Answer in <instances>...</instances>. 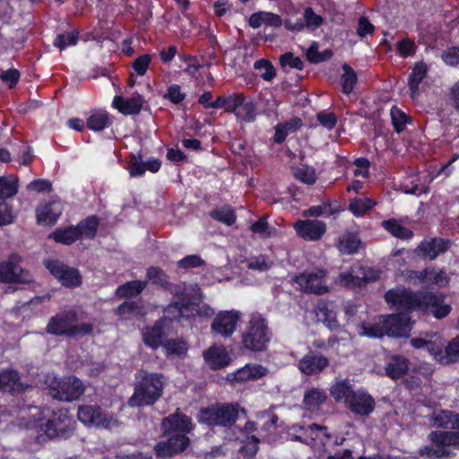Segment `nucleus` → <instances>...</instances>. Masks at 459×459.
Listing matches in <instances>:
<instances>
[{
  "instance_id": "nucleus-1",
  "label": "nucleus",
  "mask_w": 459,
  "mask_h": 459,
  "mask_svg": "<svg viewBox=\"0 0 459 459\" xmlns=\"http://www.w3.org/2000/svg\"><path fill=\"white\" fill-rule=\"evenodd\" d=\"M450 430H434L428 435L432 446H424L419 455L425 459H446L456 455L450 447L459 450V413L451 411L449 420Z\"/></svg>"
},
{
  "instance_id": "nucleus-2",
  "label": "nucleus",
  "mask_w": 459,
  "mask_h": 459,
  "mask_svg": "<svg viewBox=\"0 0 459 459\" xmlns=\"http://www.w3.org/2000/svg\"><path fill=\"white\" fill-rule=\"evenodd\" d=\"M134 393L128 404L138 408L154 405L163 394V375L141 368L134 373Z\"/></svg>"
},
{
  "instance_id": "nucleus-3",
  "label": "nucleus",
  "mask_w": 459,
  "mask_h": 459,
  "mask_svg": "<svg viewBox=\"0 0 459 459\" xmlns=\"http://www.w3.org/2000/svg\"><path fill=\"white\" fill-rule=\"evenodd\" d=\"M78 314L70 309L56 313L51 316L45 328L47 333L74 339H80L92 334L94 326L91 323L76 324Z\"/></svg>"
},
{
  "instance_id": "nucleus-4",
  "label": "nucleus",
  "mask_w": 459,
  "mask_h": 459,
  "mask_svg": "<svg viewBox=\"0 0 459 459\" xmlns=\"http://www.w3.org/2000/svg\"><path fill=\"white\" fill-rule=\"evenodd\" d=\"M273 333L261 315H253L241 333L239 349L242 352H261L267 350Z\"/></svg>"
},
{
  "instance_id": "nucleus-5",
  "label": "nucleus",
  "mask_w": 459,
  "mask_h": 459,
  "mask_svg": "<svg viewBox=\"0 0 459 459\" xmlns=\"http://www.w3.org/2000/svg\"><path fill=\"white\" fill-rule=\"evenodd\" d=\"M240 411L245 412L238 403H217L201 408L197 414V420L210 428H230L238 420Z\"/></svg>"
},
{
  "instance_id": "nucleus-6",
  "label": "nucleus",
  "mask_w": 459,
  "mask_h": 459,
  "mask_svg": "<svg viewBox=\"0 0 459 459\" xmlns=\"http://www.w3.org/2000/svg\"><path fill=\"white\" fill-rule=\"evenodd\" d=\"M385 302L399 314L409 315L416 307H421V295L405 288L388 290L384 295Z\"/></svg>"
},
{
  "instance_id": "nucleus-7",
  "label": "nucleus",
  "mask_w": 459,
  "mask_h": 459,
  "mask_svg": "<svg viewBox=\"0 0 459 459\" xmlns=\"http://www.w3.org/2000/svg\"><path fill=\"white\" fill-rule=\"evenodd\" d=\"M228 104L225 112L233 114L238 120L252 123L257 116L256 103L247 100L243 92H233L227 96Z\"/></svg>"
},
{
  "instance_id": "nucleus-8",
  "label": "nucleus",
  "mask_w": 459,
  "mask_h": 459,
  "mask_svg": "<svg viewBox=\"0 0 459 459\" xmlns=\"http://www.w3.org/2000/svg\"><path fill=\"white\" fill-rule=\"evenodd\" d=\"M21 256L15 253L0 261V282L30 284L33 281L30 273L21 267Z\"/></svg>"
},
{
  "instance_id": "nucleus-9",
  "label": "nucleus",
  "mask_w": 459,
  "mask_h": 459,
  "mask_svg": "<svg viewBox=\"0 0 459 459\" xmlns=\"http://www.w3.org/2000/svg\"><path fill=\"white\" fill-rule=\"evenodd\" d=\"M74 423L73 418L67 414V411H59L54 412L52 418L42 423L40 429L49 438H68L74 432Z\"/></svg>"
},
{
  "instance_id": "nucleus-10",
  "label": "nucleus",
  "mask_w": 459,
  "mask_h": 459,
  "mask_svg": "<svg viewBox=\"0 0 459 459\" xmlns=\"http://www.w3.org/2000/svg\"><path fill=\"white\" fill-rule=\"evenodd\" d=\"M44 264L50 274L62 286L68 289H75L82 285V277L78 269L71 267L56 259L47 260Z\"/></svg>"
},
{
  "instance_id": "nucleus-11",
  "label": "nucleus",
  "mask_w": 459,
  "mask_h": 459,
  "mask_svg": "<svg viewBox=\"0 0 459 459\" xmlns=\"http://www.w3.org/2000/svg\"><path fill=\"white\" fill-rule=\"evenodd\" d=\"M166 440L159 441L154 446V453L158 458H170L185 452L190 446V438L181 434H163Z\"/></svg>"
},
{
  "instance_id": "nucleus-12",
  "label": "nucleus",
  "mask_w": 459,
  "mask_h": 459,
  "mask_svg": "<svg viewBox=\"0 0 459 459\" xmlns=\"http://www.w3.org/2000/svg\"><path fill=\"white\" fill-rule=\"evenodd\" d=\"M326 274V270L323 268L305 271L296 277V282L306 293L323 295L329 291L328 286L325 284Z\"/></svg>"
},
{
  "instance_id": "nucleus-13",
  "label": "nucleus",
  "mask_w": 459,
  "mask_h": 459,
  "mask_svg": "<svg viewBox=\"0 0 459 459\" xmlns=\"http://www.w3.org/2000/svg\"><path fill=\"white\" fill-rule=\"evenodd\" d=\"M84 391L85 386L82 381L75 376L64 377L57 382L56 387L51 389L53 397L64 402H72L79 399Z\"/></svg>"
},
{
  "instance_id": "nucleus-14",
  "label": "nucleus",
  "mask_w": 459,
  "mask_h": 459,
  "mask_svg": "<svg viewBox=\"0 0 459 459\" xmlns=\"http://www.w3.org/2000/svg\"><path fill=\"white\" fill-rule=\"evenodd\" d=\"M241 319V313L238 310L220 311L211 324L212 332L224 338H230L237 329Z\"/></svg>"
},
{
  "instance_id": "nucleus-15",
  "label": "nucleus",
  "mask_w": 459,
  "mask_h": 459,
  "mask_svg": "<svg viewBox=\"0 0 459 459\" xmlns=\"http://www.w3.org/2000/svg\"><path fill=\"white\" fill-rule=\"evenodd\" d=\"M380 323L384 325L385 335L389 337H407L411 330L410 317L404 314L382 316Z\"/></svg>"
},
{
  "instance_id": "nucleus-16",
  "label": "nucleus",
  "mask_w": 459,
  "mask_h": 459,
  "mask_svg": "<svg viewBox=\"0 0 459 459\" xmlns=\"http://www.w3.org/2000/svg\"><path fill=\"white\" fill-rule=\"evenodd\" d=\"M162 433L163 434H187L191 433L195 426L192 422V419L180 411L178 408L177 411L165 417L161 422Z\"/></svg>"
},
{
  "instance_id": "nucleus-17",
  "label": "nucleus",
  "mask_w": 459,
  "mask_h": 459,
  "mask_svg": "<svg viewBox=\"0 0 459 459\" xmlns=\"http://www.w3.org/2000/svg\"><path fill=\"white\" fill-rule=\"evenodd\" d=\"M297 235L307 241H317L326 232L325 222L318 220H299L294 224Z\"/></svg>"
},
{
  "instance_id": "nucleus-18",
  "label": "nucleus",
  "mask_w": 459,
  "mask_h": 459,
  "mask_svg": "<svg viewBox=\"0 0 459 459\" xmlns=\"http://www.w3.org/2000/svg\"><path fill=\"white\" fill-rule=\"evenodd\" d=\"M329 366V359L320 353L309 351L298 362V368L306 376L317 375Z\"/></svg>"
},
{
  "instance_id": "nucleus-19",
  "label": "nucleus",
  "mask_w": 459,
  "mask_h": 459,
  "mask_svg": "<svg viewBox=\"0 0 459 459\" xmlns=\"http://www.w3.org/2000/svg\"><path fill=\"white\" fill-rule=\"evenodd\" d=\"M29 385L21 380L20 373L13 368L0 370V391L13 395L24 393Z\"/></svg>"
},
{
  "instance_id": "nucleus-20",
  "label": "nucleus",
  "mask_w": 459,
  "mask_h": 459,
  "mask_svg": "<svg viewBox=\"0 0 459 459\" xmlns=\"http://www.w3.org/2000/svg\"><path fill=\"white\" fill-rule=\"evenodd\" d=\"M36 219L39 225H55L63 212L59 200H49L36 208Z\"/></svg>"
},
{
  "instance_id": "nucleus-21",
  "label": "nucleus",
  "mask_w": 459,
  "mask_h": 459,
  "mask_svg": "<svg viewBox=\"0 0 459 459\" xmlns=\"http://www.w3.org/2000/svg\"><path fill=\"white\" fill-rule=\"evenodd\" d=\"M449 247V239L435 237L421 241L416 248V252L425 259L435 260L439 255L446 253Z\"/></svg>"
},
{
  "instance_id": "nucleus-22",
  "label": "nucleus",
  "mask_w": 459,
  "mask_h": 459,
  "mask_svg": "<svg viewBox=\"0 0 459 459\" xmlns=\"http://www.w3.org/2000/svg\"><path fill=\"white\" fill-rule=\"evenodd\" d=\"M78 420L87 426L107 427L109 420L100 406L81 405L77 411Z\"/></svg>"
},
{
  "instance_id": "nucleus-23",
  "label": "nucleus",
  "mask_w": 459,
  "mask_h": 459,
  "mask_svg": "<svg viewBox=\"0 0 459 459\" xmlns=\"http://www.w3.org/2000/svg\"><path fill=\"white\" fill-rule=\"evenodd\" d=\"M444 300V296L433 292L422 294L420 308L429 309L437 319L445 318L450 314L452 307L450 305L445 304Z\"/></svg>"
},
{
  "instance_id": "nucleus-24",
  "label": "nucleus",
  "mask_w": 459,
  "mask_h": 459,
  "mask_svg": "<svg viewBox=\"0 0 459 459\" xmlns=\"http://www.w3.org/2000/svg\"><path fill=\"white\" fill-rule=\"evenodd\" d=\"M204 362L212 370H219L230 365L231 359L223 345L213 344L203 352Z\"/></svg>"
},
{
  "instance_id": "nucleus-25",
  "label": "nucleus",
  "mask_w": 459,
  "mask_h": 459,
  "mask_svg": "<svg viewBox=\"0 0 459 459\" xmlns=\"http://www.w3.org/2000/svg\"><path fill=\"white\" fill-rule=\"evenodd\" d=\"M374 398L364 390H358L351 396L346 407L354 414L368 416L375 409Z\"/></svg>"
},
{
  "instance_id": "nucleus-26",
  "label": "nucleus",
  "mask_w": 459,
  "mask_h": 459,
  "mask_svg": "<svg viewBox=\"0 0 459 459\" xmlns=\"http://www.w3.org/2000/svg\"><path fill=\"white\" fill-rule=\"evenodd\" d=\"M169 328L163 324L162 320H156L153 325L147 326L143 333V340L146 346L157 350L163 342L166 332Z\"/></svg>"
},
{
  "instance_id": "nucleus-27",
  "label": "nucleus",
  "mask_w": 459,
  "mask_h": 459,
  "mask_svg": "<svg viewBox=\"0 0 459 459\" xmlns=\"http://www.w3.org/2000/svg\"><path fill=\"white\" fill-rule=\"evenodd\" d=\"M143 103L144 98L140 94L127 99L116 95L113 99L112 105L121 114L129 116L138 115L143 109Z\"/></svg>"
},
{
  "instance_id": "nucleus-28",
  "label": "nucleus",
  "mask_w": 459,
  "mask_h": 459,
  "mask_svg": "<svg viewBox=\"0 0 459 459\" xmlns=\"http://www.w3.org/2000/svg\"><path fill=\"white\" fill-rule=\"evenodd\" d=\"M362 245L360 238L356 232L344 231L335 242V247L342 255L357 254Z\"/></svg>"
},
{
  "instance_id": "nucleus-29",
  "label": "nucleus",
  "mask_w": 459,
  "mask_h": 459,
  "mask_svg": "<svg viewBox=\"0 0 459 459\" xmlns=\"http://www.w3.org/2000/svg\"><path fill=\"white\" fill-rule=\"evenodd\" d=\"M429 66L424 61L416 62L408 76V87L412 99L420 93V84L427 77Z\"/></svg>"
},
{
  "instance_id": "nucleus-30",
  "label": "nucleus",
  "mask_w": 459,
  "mask_h": 459,
  "mask_svg": "<svg viewBox=\"0 0 459 459\" xmlns=\"http://www.w3.org/2000/svg\"><path fill=\"white\" fill-rule=\"evenodd\" d=\"M113 124V117L105 109H96L91 112L86 119V126L93 132H101Z\"/></svg>"
},
{
  "instance_id": "nucleus-31",
  "label": "nucleus",
  "mask_w": 459,
  "mask_h": 459,
  "mask_svg": "<svg viewBox=\"0 0 459 459\" xmlns=\"http://www.w3.org/2000/svg\"><path fill=\"white\" fill-rule=\"evenodd\" d=\"M248 24L253 29H258L263 24L279 28L282 25V19L279 14L271 12L259 11L253 13L250 15Z\"/></svg>"
},
{
  "instance_id": "nucleus-32",
  "label": "nucleus",
  "mask_w": 459,
  "mask_h": 459,
  "mask_svg": "<svg viewBox=\"0 0 459 459\" xmlns=\"http://www.w3.org/2000/svg\"><path fill=\"white\" fill-rule=\"evenodd\" d=\"M409 364V359L404 356L394 355L385 368V375L393 380L399 379L407 374Z\"/></svg>"
},
{
  "instance_id": "nucleus-33",
  "label": "nucleus",
  "mask_w": 459,
  "mask_h": 459,
  "mask_svg": "<svg viewBox=\"0 0 459 459\" xmlns=\"http://www.w3.org/2000/svg\"><path fill=\"white\" fill-rule=\"evenodd\" d=\"M355 392L356 391L353 390L352 385L348 378L336 381L332 385L330 388V394L335 400V402H342L345 403V405L348 404Z\"/></svg>"
},
{
  "instance_id": "nucleus-34",
  "label": "nucleus",
  "mask_w": 459,
  "mask_h": 459,
  "mask_svg": "<svg viewBox=\"0 0 459 459\" xmlns=\"http://www.w3.org/2000/svg\"><path fill=\"white\" fill-rule=\"evenodd\" d=\"M327 400V394L324 389L312 387L307 389L303 397V405L306 410L315 411Z\"/></svg>"
},
{
  "instance_id": "nucleus-35",
  "label": "nucleus",
  "mask_w": 459,
  "mask_h": 459,
  "mask_svg": "<svg viewBox=\"0 0 459 459\" xmlns=\"http://www.w3.org/2000/svg\"><path fill=\"white\" fill-rule=\"evenodd\" d=\"M178 307L182 311L183 320H188L195 317V310L199 306V300L193 295L181 292L176 295Z\"/></svg>"
},
{
  "instance_id": "nucleus-36",
  "label": "nucleus",
  "mask_w": 459,
  "mask_h": 459,
  "mask_svg": "<svg viewBox=\"0 0 459 459\" xmlns=\"http://www.w3.org/2000/svg\"><path fill=\"white\" fill-rule=\"evenodd\" d=\"M20 187L19 178L16 175L9 174L0 177V201L6 202L18 194Z\"/></svg>"
},
{
  "instance_id": "nucleus-37",
  "label": "nucleus",
  "mask_w": 459,
  "mask_h": 459,
  "mask_svg": "<svg viewBox=\"0 0 459 459\" xmlns=\"http://www.w3.org/2000/svg\"><path fill=\"white\" fill-rule=\"evenodd\" d=\"M381 226L393 237L402 239L410 240L413 238L414 233L411 230L402 225L396 219L384 220Z\"/></svg>"
},
{
  "instance_id": "nucleus-38",
  "label": "nucleus",
  "mask_w": 459,
  "mask_h": 459,
  "mask_svg": "<svg viewBox=\"0 0 459 459\" xmlns=\"http://www.w3.org/2000/svg\"><path fill=\"white\" fill-rule=\"evenodd\" d=\"M48 238L56 243L66 246H70L80 239L79 232L75 229V226L73 225L65 228L56 229L54 232L49 234Z\"/></svg>"
},
{
  "instance_id": "nucleus-39",
  "label": "nucleus",
  "mask_w": 459,
  "mask_h": 459,
  "mask_svg": "<svg viewBox=\"0 0 459 459\" xmlns=\"http://www.w3.org/2000/svg\"><path fill=\"white\" fill-rule=\"evenodd\" d=\"M99 225V217L97 215H91L80 221L75 226V229L79 232L80 238L85 237L87 238L93 239L97 235Z\"/></svg>"
},
{
  "instance_id": "nucleus-40",
  "label": "nucleus",
  "mask_w": 459,
  "mask_h": 459,
  "mask_svg": "<svg viewBox=\"0 0 459 459\" xmlns=\"http://www.w3.org/2000/svg\"><path fill=\"white\" fill-rule=\"evenodd\" d=\"M146 285V281L134 280L126 281L117 287L116 290V295L119 298H134L143 292Z\"/></svg>"
},
{
  "instance_id": "nucleus-41",
  "label": "nucleus",
  "mask_w": 459,
  "mask_h": 459,
  "mask_svg": "<svg viewBox=\"0 0 459 459\" xmlns=\"http://www.w3.org/2000/svg\"><path fill=\"white\" fill-rule=\"evenodd\" d=\"M295 431H301L306 437H314L313 446L316 444V441L319 438V434L321 433L324 437L326 439H330L332 435L329 433L327 427L317 424L311 423L307 426L302 425H293L291 428Z\"/></svg>"
},
{
  "instance_id": "nucleus-42",
  "label": "nucleus",
  "mask_w": 459,
  "mask_h": 459,
  "mask_svg": "<svg viewBox=\"0 0 459 459\" xmlns=\"http://www.w3.org/2000/svg\"><path fill=\"white\" fill-rule=\"evenodd\" d=\"M377 203L368 197L365 198H353L350 201L348 210L357 218L362 217L369 212Z\"/></svg>"
},
{
  "instance_id": "nucleus-43",
  "label": "nucleus",
  "mask_w": 459,
  "mask_h": 459,
  "mask_svg": "<svg viewBox=\"0 0 459 459\" xmlns=\"http://www.w3.org/2000/svg\"><path fill=\"white\" fill-rule=\"evenodd\" d=\"M391 122L394 130L397 134L404 131L406 125L411 124V117L397 106H393L390 110Z\"/></svg>"
},
{
  "instance_id": "nucleus-44",
  "label": "nucleus",
  "mask_w": 459,
  "mask_h": 459,
  "mask_svg": "<svg viewBox=\"0 0 459 459\" xmlns=\"http://www.w3.org/2000/svg\"><path fill=\"white\" fill-rule=\"evenodd\" d=\"M342 70L343 74L340 78L342 91L344 94H350L353 91L354 86L358 82V76L354 69L348 64L342 65Z\"/></svg>"
},
{
  "instance_id": "nucleus-45",
  "label": "nucleus",
  "mask_w": 459,
  "mask_h": 459,
  "mask_svg": "<svg viewBox=\"0 0 459 459\" xmlns=\"http://www.w3.org/2000/svg\"><path fill=\"white\" fill-rule=\"evenodd\" d=\"M146 281H150L153 285L167 289L170 285L169 276L159 266H150L146 270Z\"/></svg>"
},
{
  "instance_id": "nucleus-46",
  "label": "nucleus",
  "mask_w": 459,
  "mask_h": 459,
  "mask_svg": "<svg viewBox=\"0 0 459 459\" xmlns=\"http://www.w3.org/2000/svg\"><path fill=\"white\" fill-rule=\"evenodd\" d=\"M333 56V52L330 48H326L322 52L318 51V43L314 41L306 52V57L310 64H319L330 60Z\"/></svg>"
},
{
  "instance_id": "nucleus-47",
  "label": "nucleus",
  "mask_w": 459,
  "mask_h": 459,
  "mask_svg": "<svg viewBox=\"0 0 459 459\" xmlns=\"http://www.w3.org/2000/svg\"><path fill=\"white\" fill-rule=\"evenodd\" d=\"M159 320H162L163 324L166 325L169 328L171 327V324L173 322L180 323L183 321L182 311L178 307L177 299L165 307L163 309V316Z\"/></svg>"
},
{
  "instance_id": "nucleus-48",
  "label": "nucleus",
  "mask_w": 459,
  "mask_h": 459,
  "mask_svg": "<svg viewBox=\"0 0 459 459\" xmlns=\"http://www.w3.org/2000/svg\"><path fill=\"white\" fill-rule=\"evenodd\" d=\"M293 176L296 179L307 185H313L316 181V169L312 166L301 164L292 168Z\"/></svg>"
},
{
  "instance_id": "nucleus-49",
  "label": "nucleus",
  "mask_w": 459,
  "mask_h": 459,
  "mask_svg": "<svg viewBox=\"0 0 459 459\" xmlns=\"http://www.w3.org/2000/svg\"><path fill=\"white\" fill-rule=\"evenodd\" d=\"M209 215L213 220L228 226L233 225L237 220L234 210L229 206L213 209L210 212Z\"/></svg>"
},
{
  "instance_id": "nucleus-50",
  "label": "nucleus",
  "mask_w": 459,
  "mask_h": 459,
  "mask_svg": "<svg viewBox=\"0 0 459 459\" xmlns=\"http://www.w3.org/2000/svg\"><path fill=\"white\" fill-rule=\"evenodd\" d=\"M420 279L427 283L441 285L448 281L446 273L444 270L436 271L435 268L428 267L420 275Z\"/></svg>"
},
{
  "instance_id": "nucleus-51",
  "label": "nucleus",
  "mask_w": 459,
  "mask_h": 459,
  "mask_svg": "<svg viewBox=\"0 0 459 459\" xmlns=\"http://www.w3.org/2000/svg\"><path fill=\"white\" fill-rule=\"evenodd\" d=\"M212 100V93L209 91H204L198 98V103L201 104L205 109L208 108H223L225 110V107L228 104V100L226 95H220L214 101Z\"/></svg>"
},
{
  "instance_id": "nucleus-52",
  "label": "nucleus",
  "mask_w": 459,
  "mask_h": 459,
  "mask_svg": "<svg viewBox=\"0 0 459 459\" xmlns=\"http://www.w3.org/2000/svg\"><path fill=\"white\" fill-rule=\"evenodd\" d=\"M79 31L74 30L67 33L58 34L53 41V45L60 50L65 49L67 47L75 46L78 43Z\"/></svg>"
},
{
  "instance_id": "nucleus-53",
  "label": "nucleus",
  "mask_w": 459,
  "mask_h": 459,
  "mask_svg": "<svg viewBox=\"0 0 459 459\" xmlns=\"http://www.w3.org/2000/svg\"><path fill=\"white\" fill-rule=\"evenodd\" d=\"M265 369L258 365L254 368L245 367L236 373H234V379L236 381H245L247 379H257L264 375Z\"/></svg>"
},
{
  "instance_id": "nucleus-54",
  "label": "nucleus",
  "mask_w": 459,
  "mask_h": 459,
  "mask_svg": "<svg viewBox=\"0 0 459 459\" xmlns=\"http://www.w3.org/2000/svg\"><path fill=\"white\" fill-rule=\"evenodd\" d=\"M395 48L397 54L403 58L414 56L418 48L415 41L410 38H403L399 40Z\"/></svg>"
},
{
  "instance_id": "nucleus-55",
  "label": "nucleus",
  "mask_w": 459,
  "mask_h": 459,
  "mask_svg": "<svg viewBox=\"0 0 459 459\" xmlns=\"http://www.w3.org/2000/svg\"><path fill=\"white\" fill-rule=\"evenodd\" d=\"M167 355L182 356L187 351V344L179 339H169L163 343Z\"/></svg>"
},
{
  "instance_id": "nucleus-56",
  "label": "nucleus",
  "mask_w": 459,
  "mask_h": 459,
  "mask_svg": "<svg viewBox=\"0 0 459 459\" xmlns=\"http://www.w3.org/2000/svg\"><path fill=\"white\" fill-rule=\"evenodd\" d=\"M445 365L459 361V334L453 338L445 348Z\"/></svg>"
},
{
  "instance_id": "nucleus-57",
  "label": "nucleus",
  "mask_w": 459,
  "mask_h": 459,
  "mask_svg": "<svg viewBox=\"0 0 459 459\" xmlns=\"http://www.w3.org/2000/svg\"><path fill=\"white\" fill-rule=\"evenodd\" d=\"M335 212H336V211L331 207V204L327 203L323 205L310 206L308 209L304 211V215L308 216V217H315V218H317L320 216L329 218L330 216L333 215Z\"/></svg>"
},
{
  "instance_id": "nucleus-58",
  "label": "nucleus",
  "mask_w": 459,
  "mask_h": 459,
  "mask_svg": "<svg viewBox=\"0 0 459 459\" xmlns=\"http://www.w3.org/2000/svg\"><path fill=\"white\" fill-rule=\"evenodd\" d=\"M303 17L306 28H307L310 30L317 29L324 22L323 17L319 14H316L312 7L305 8Z\"/></svg>"
},
{
  "instance_id": "nucleus-59",
  "label": "nucleus",
  "mask_w": 459,
  "mask_h": 459,
  "mask_svg": "<svg viewBox=\"0 0 459 459\" xmlns=\"http://www.w3.org/2000/svg\"><path fill=\"white\" fill-rule=\"evenodd\" d=\"M204 264V261L199 255H188L177 262L178 268L183 270L199 268Z\"/></svg>"
},
{
  "instance_id": "nucleus-60",
  "label": "nucleus",
  "mask_w": 459,
  "mask_h": 459,
  "mask_svg": "<svg viewBox=\"0 0 459 459\" xmlns=\"http://www.w3.org/2000/svg\"><path fill=\"white\" fill-rule=\"evenodd\" d=\"M152 56L151 54H143L138 56L132 63V68L139 76H143L152 62Z\"/></svg>"
},
{
  "instance_id": "nucleus-61",
  "label": "nucleus",
  "mask_w": 459,
  "mask_h": 459,
  "mask_svg": "<svg viewBox=\"0 0 459 459\" xmlns=\"http://www.w3.org/2000/svg\"><path fill=\"white\" fill-rule=\"evenodd\" d=\"M186 93L181 91L180 85L173 83L168 87L163 99L174 105H178L186 99Z\"/></svg>"
},
{
  "instance_id": "nucleus-62",
  "label": "nucleus",
  "mask_w": 459,
  "mask_h": 459,
  "mask_svg": "<svg viewBox=\"0 0 459 459\" xmlns=\"http://www.w3.org/2000/svg\"><path fill=\"white\" fill-rule=\"evenodd\" d=\"M21 78V73L16 68H9L2 71L0 74V80L3 83L6 84L9 89H13L18 84Z\"/></svg>"
},
{
  "instance_id": "nucleus-63",
  "label": "nucleus",
  "mask_w": 459,
  "mask_h": 459,
  "mask_svg": "<svg viewBox=\"0 0 459 459\" xmlns=\"http://www.w3.org/2000/svg\"><path fill=\"white\" fill-rule=\"evenodd\" d=\"M255 69H262L265 70L264 74H261V78L266 82L272 81L276 76V71L273 67V64L264 58H261L256 60L254 64Z\"/></svg>"
},
{
  "instance_id": "nucleus-64",
  "label": "nucleus",
  "mask_w": 459,
  "mask_h": 459,
  "mask_svg": "<svg viewBox=\"0 0 459 459\" xmlns=\"http://www.w3.org/2000/svg\"><path fill=\"white\" fill-rule=\"evenodd\" d=\"M280 64L282 67L289 66L297 70H303L304 62L299 56H295L292 52H286L280 56Z\"/></svg>"
}]
</instances>
